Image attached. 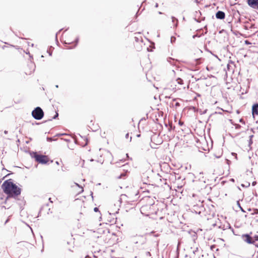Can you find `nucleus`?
I'll return each instance as SVG.
<instances>
[{"mask_svg": "<svg viewBox=\"0 0 258 258\" xmlns=\"http://www.w3.org/2000/svg\"><path fill=\"white\" fill-rule=\"evenodd\" d=\"M148 190L144 191L142 193L143 197L139 202V204L141 206L140 208L141 212L144 215L148 216L152 214L154 210L153 209V206L155 203L154 199L147 195V194H149Z\"/></svg>", "mask_w": 258, "mask_h": 258, "instance_id": "2", "label": "nucleus"}, {"mask_svg": "<svg viewBox=\"0 0 258 258\" xmlns=\"http://www.w3.org/2000/svg\"><path fill=\"white\" fill-rule=\"evenodd\" d=\"M125 173H122V174H121L120 175L117 176V177L118 178H121V176H125Z\"/></svg>", "mask_w": 258, "mask_h": 258, "instance_id": "15", "label": "nucleus"}, {"mask_svg": "<svg viewBox=\"0 0 258 258\" xmlns=\"http://www.w3.org/2000/svg\"><path fill=\"white\" fill-rule=\"evenodd\" d=\"M253 137V135H251V136H250L249 137H250V139H249V144H251L252 143V138Z\"/></svg>", "mask_w": 258, "mask_h": 258, "instance_id": "14", "label": "nucleus"}, {"mask_svg": "<svg viewBox=\"0 0 258 258\" xmlns=\"http://www.w3.org/2000/svg\"><path fill=\"white\" fill-rule=\"evenodd\" d=\"M32 115L35 119L40 120L43 118L44 112L40 107H37L32 111Z\"/></svg>", "mask_w": 258, "mask_h": 258, "instance_id": "6", "label": "nucleus"}, {"mask_svg": "<svg viewBox=\"0 0 258 258\" xmlns=\"http://www.w3.org/2000/svg\"><path fill=\"white\" fill-rule=\"evenodd\" d=\"M10 217V216L9 217ZM9 220H10V218H8L6 220V221L5 222L4 224H6V223H7L9 221Z\"/></svg>", "mask_w": 258, "mask_h": 258, "instance_id": "18", "label": "nucleus"}, {"mask_svg": "<svg viewBox=\"0 0 258 258\" xmlns=\"http://www.w3.org/2000/svg\"><path fill=\"white\" fill-rule=\"evenodd\" d=\"M139 191L135 188H131L126 193L128 202H134L139 199Z\"/></svg>", "mask_w": 258, "mask_h": 258, "instance_id": "5", "label": "nucleus"}, {"mask_svg": "<svg viewBox=\"0 0 258 258\" xmlns=\"http://www.w3.org/2000/svg\"><path fill=\"white\" fill-rule=\"evenodd\" d=\"M94 211H95V212H96L99 211L98 208H97V207H95V208L94 209Z\"/></svg>", "mask_w": 258, "mask_h": 258, "instance_id": "17", "label": "nucleus"}, {"mask_svg": "<svg viewBox=\"0 0 258 258\" xmlns=\"http://www.w3.org/2000/svg\"><path fill=\"white\" fill-rule=\"evenodd\" d=\"M216 17L219 19H224L225 17V14L223 12L219 11L216 14Z\"/></svg>", "mask_w": 258, "mask_h": 258, "instance_id": "10", "label": "nucleus"}, {"mask_svg": "<svg viewBox=\"0 0 258 258\" xmlns=\"http://www.w3.org/2000/svg\"><path fill=\"white\" fill-rule=\"evenodd\" d=\"M49 201L51 202V203H53V201H51V199L50 198H49Z\"/></svg>", "mask_w": 258, "mask_h": 258, "instance_id": "19", "label": "nucleus"}, {"mask_svg": "<svg viewBox=\"0 0 258 258\" xmlns=\"http://www.w3.org/2000/svg\"><path fill=\"white\" fill-rule=\"evenodd\" d=\"M72 189L77 195L81 194L83 191V187L76 183H75L72 186Z\"/></svg>", "mask_w": 258, "mask_h": 258, "instance_id": "7", "label": "nucleus"}, {"mask_svg": "<svg viewBox=\"0 0 258 258\" xmlns=\"http://www.w3.org/2000/svg\"><path fill=\"white\" fill-rule=\"evenodd\" d=\"M231 155L233 156L236 160L237 159V154L236 153H231Z\"/></svg>", "mask_w": 258, "mask_h": 258, "instance_id": "13", "label": "nucleus"}, {"mask_svg": "<svg viewBox=\"0 0 258 258\" xmlns=\"http://www.w3.org/2000/svg\"><path fill=\"white\" fill-rule=\"evenodd\" d=\"M55 113H56L55 115L53 117V119H55L58 116V113L56 112Z\"/></svg>", "mask_w": 258, "mask_h": 258, "instance_id": "16", "label": "nucleus"}, {"mask_svg": "<svg viewBox=\"0 0 258 258\" xmlns=\"http://www.w3.org/2000/svg\"><path fill=\"white\" fill-rule=\"evenodd\" d=\"M246 2L251 8L258 9V0H247Z\"/></svg>", "mask_w": 258, "mask_h": 258, "instance_id": "8", "label": "nucleus"}, {"mask_svg": "<svg viewBox=\"0 0 258 258\" xmlns=\"http://www.w3.org/2000/svg\"><path fill=\"white\" fill-rule=\"evenodd\" d=\"M242 237L244 238V241L250 244L254 242L252 237H250L248 234H244L242 235Z\"/></svg>", "mask_w": 258, "mask_h": 258, "instance_id": "9", "label": "nucleus"}, {"mask_svg": "<svg viewBox=\"0 0 258 258\" xmlns=\"http://www.w3.org/2000/svg\"><path fill=\"white\" fill-rule=\"evenodd\" d=\"M3 192L7 196L5 200L6 203L9 198L17 199L21 194L22 189L13 182L12 179L5 181L2 185Z\"/></svg>", "mask_w": 258, "mask_h": 258, "instance_id": "1", "label": "nucleus"}, {"mask_svg": "<svg viewBox=\"0 0 258 258\" xmlns=\"http://www.w3.org/2000/svg\"><path fill=\"white\" fill-rule=\"evenodd\" d=\"M252 113L253 116L258 115V104H254L252 106Z\"/></svg>", "mask_w": 258, "mask_h": 258, "instance_id": "11", "label": "nucleus"}, {"mask_svg": "<svg viewBox=\"0 0 258 258\" xmlns=\"http://www.w3.org/2000/svg\"><path fill=\"white\" fill-rule=\"evenodd\" d=\"M176 82L177 83L179 84V85H182L183 84V80L180 79V78H178L177 80H176Z\"/></svg>", "mask_w": 258, "mask_h": 258, "instance_id": "12", "label": "nucleus"}, {"mask_svg": "<svg viewBox=\"0 0 258 258\" xmlns=\"http://www.w3.org/2000/svg\"><path fill=\"white\" fill-rule=\"evenodd\" d=\"M33 157L37 162L42 164H47L50 160L48 156L39 154L37 152L33 153Z\"/></svg>", "mask_w": 258, "mask_h": 258, "instance_id": "4", "label": "nucleus"}, {"mask_svg": "<svg viewBox=\"0 0 258 258\" xmlns=\"http://www.w3.org/2000/svg\"><path fill=\"white\" fill-rule=\"evenodd\" d=\"M62 39L64 43L72 45L71 47L75 46L77 43L76 37L74 34L67 32L63 33Z\"/></svg>", "mask_w": 258, "mask_h": 258, "instance_id": "3", "label": "nucleus"}]
</instances>
